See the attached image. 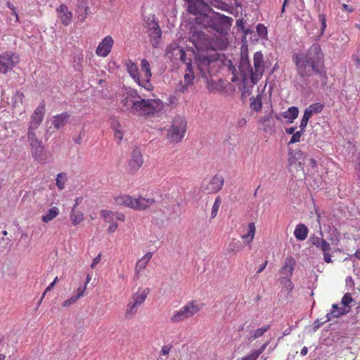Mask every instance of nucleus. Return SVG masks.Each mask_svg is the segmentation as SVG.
Listing matches in <instances>:
<instances>
[{"label": "nucleus", "instance_id": "nucleus-31", "mask_svg": "<svg viewBox=\"0 0 360 360\" xmlns=\"http://www.w3.org/2000/svg\"><path fill=\"white\" fill-rule=\"evenodd\" d=\"M35 129L36 128L29 127L27 131V139L31 146H39V144L41 143L34 131Z\"/></svg>", "mask_w": 360, "mask_h": 360}, {"label": "nucleus", "instance_id": "nucleus-18", "mask_svg": "<svg viewBox=\"0 0 360 360\" xmlns=\"http://www.w3.org/2000/svg\"><path fill=\"white\" fill-rule=\"evenodd\" d=\"M32 147V157L39 162L43 164L48 163L49 161L46 160L44 157V146L41 143L39 144V146H31Z\"/></svg>", "mask_w": 360, "mask_h": 360}, {"label": "nucleus", "instance_id": "nucleus-26", "mask_svg": "<svg viewBox=\"0 0 360 360\" xmlns=\"http://www.w3.org/2000/svg\"><path fill=\"white\" fill-rule=\"evenodd\" d=\"M250 108L251 110L259 112L262 110V94H258L256 97H251L250 98Z\"/></svg>", "mask_w": 360, "mask_h": 360}, {"label": "nucleus", "instance_id": "nucleus-22", "mask_svg": "<svg viewBox=\"0 0 360 360\" xmlns=\"http://www.w3.org/2000/svg\"><path fill=\"white\" fill-rule=\"evenodd\" d=\"M115 202L118 205L125 206L134 209L135 198L130 195H120L115 198Z\"/></svg>", "mask_w": 360, "mask_h": 360}, {"label": "nucleus", "instance_id": "nucleus-9", "mask_svg": "<svg viewBox=\"0 0 360 360\" xmlns=\"http://www.w3.org/2000/svg\"><path fill=\"white\" fill-rule=\"evenodd\" d=\"M253 77H250V81L253 84H257L264 72V56L261 51H257L253 56Z\"/></svg>", "mask_w": 360, "mask_h": 360}, {"label": "nucleus", "instance_id": "nucleus-50", "mask_svg": "<svg viewBox=\"0 0 360 360\" xmlns=\"http://www.w3.org/2000/svg\"><path fill=\"white\" fill-rule=\"evenodd\" d=\"M318 248H320L323 252L330 251L331 248L330 244L325 239H323V240L321 241V243Z\"/></svg>", "mask_w": 360, "mask_h": 360}, {"label": "nucleus", "instance_id": "nucleus-51", "mask_svg": "<svg viewBox=\"0 0 360 360\" xmlns=\"http://www.w3.org/2000/svg\"><path fill=\"white\" fill-rule=\"evenodd\" d=\"M309 119L310 118L306 116V115L304 113L300 124V129L302 130V131H305V128L307 126Z\"/></svg>", "mask_w": 360, "mask_h": 360}, {"label": "nucleus", "instance_id": "nucleus-30", "mask_svg": "<svg viewBox=\"0 0 360 360\" xmlns=\"http://www.w3.org/2000/svg\"><path fill=\"white\" fill-rule=\"evenodd\" d=\"M58 214V208L53 207L51 208L46 214L42 216L41 220L43 222L47 223L56 218Z\"/></svg>", "mask_w": 360, "mask_h": 360}, {"label": "nucleus", "instance_id": "nucleus-61", "mask_svg": "<svg viewBox=\"0 0 360 360\" xmlns=\"http://www.w3.org/2000/svg\"><path fill=\"white\" fill-rule=\"evenodd\" d=\"M310 240H311L312 244L314 245L316 248H318L321 243V241L323 240V238H319L316 236H313L311 238Z\"/></svg>", "mask_w": 360, "mask_h": 360}, {"label": "nucleus", "instance_id": "nucleus-60", "mask_svg": "<svg viewBox=\"0 0 360 360\" xmlns=\"http://www.w3.org/2000/svg\"><path fill=\"white\" fill-rule=\"evenodd\" d=\"M79 8L81 10H84L85 14H87V11L89 9L87 3L85 0H79Z\"/></svg>", "mask_w": 360, "mask_h": 360}, {"label": "nucleus", "instance_id": "nucleus-47", "mask_svg": "<svg viewBox=\"0 0 360 360\" xmlns=\"http://www.w3.org/2000/svg\"><path fill=\"white\" fill-rule=\"evenodd\" d=\"M148 264V262L145 260H143L142 258L141 259H139L137 262H136V267H135V271H136V274H139L140 272V271L146 268V266H147Z\"/></svg>", "mask_w": 360, "mask_h": 360}, {"label": "nucleus", "instance_id": "nucleus-27", "mask_svg": "<svg viewBox=\"0 0 360 360\" xmlns=\"http://www.w3.org/2000/svg\"><path fill=\"white\" fill-rule=\"evenodd\" d=\"M150 292V289L148 288H145L141 293H136L134 295L132 299L133 302L138 304L139 306L141 305L146 300L147 295Z\"/></svg>", "mask_w": 360, "mask_h": 360}, {"label": "nucleus", "instance_id": "nucleus-45", "mask_svg": "<svg viewBox=\"0 0 360 360\" xmlns=\"http://www.w3.org/2000/svg\"><path fill=\"white\" fill-rule=\"evenodd\" d=\"M353 301L352 295L349 292H347L344 295L341 300V303L343 304L344 307H351L349 305L350 303Z\"/></svg>", "mask_w": 360, "mask_h": 360}, {"label": "nucleus", "instance_id": "nucleus-8", "mask_svg": "<svg viewBox=\"0 0 360 360\" xmlns=\"http://www.w3.org/2000/svg\"><path fill=\"white\" fill-rule=\"evenodd\" d=\"M238 69L240 72V75L244 83L248 77L250 78V77H253L254 75L253 68L250 65L247 49H241Z\"/></svg>", "mask_w": 360, "mask_h": 360}, {"label": "nucleus", "instance_id": "nucleus-40", "mask_svg": "<svg viewBox=\"0 0 360 360\" xmlns=\"http://www.w3.org/2000/svg\"><path fill=\"white\" fill-rule=\"evenodd\" d=\"M319 20L321 23L320 30H319V37H321L324 31L326 28V16L324 14H319L318 16Z\"/></svg>", "mask_w": 360, "mask_h": 360}, {"label": "nucleus", "instance_id": "nucleus-25", "mask_svg": "<svg viewBox=\"0 0 360 360\" xmlns=\"http://www.w3.org/2000/svg\"><path fill=\"white\" fill-rule=\"evenodd\" d=\"M299 115V109L296 106H291L288 109L282 112L281 115L286 119H289V123H292L293 120H295Z\"/></svg>", "mask_w": 360, "mask_h": 360}, {"label": "nucleus", "instance_id": "nucleus-20", "mask_svg": "<svg viewBox=\"0 0 360 360\" xmlns=\"http://www.w3.org/2000/svg\"><path fill=\"white\" fill-rule=\"evenodd\" d=\"M127 68L130 76L134 79L137 84H141V79L139 74V69L137 65L131 60H129L127 63Z\"/></svg>", "mask_w": 360, "mask_h": 360}, {"label": "nucleus", "instance_id": "nucleus-58", "mask_svg": "<svg viewBox=\"0 0 360 360\" xmlns=\"http://www.w3.org/2000/svg\"><path fill=\"white\" fill-rule=\"evenodd\" d=\"M134 101H131V100L128 99V98H125L122 100L121 103H122L123 106L127 109V110H129L133 113V111L131 110V103Z\"/></svg>", "mask_w": 360, "mask_h": 360}, {"label": "nucleus", "instance_id": "nucleus-11", "mask_svg": "<svg viewBox=\"0 0 360 360\" xmlns=\"http://www.w3.org/2000/svg\"><path fill=\"white\" fill-rule=\"evenodd\" d=\"M187 4V11L194 15H199V17L206 15V12L211 9L205 1L184 0Z\"/></svg>", "mask_w": 360, "mask_h": 360}, {"label": "nucleus", "instance_id": "nucleus-44", "mask_svg": "<svg viewBox=\"0 0 360 360\" xmlns=\"http://www.w3.org/2000/svg\"><path fill=\"white\" fill-rule=\"evenodd\" d=\"M256 29L259 37L265 38L267 36V28L263 24H258Z\"/></svg>", "mask_w": 360, "mask_h": 360}, {"label": "nucleus", "instance_id": "nucleus-19", "mask_svg": "<svg viewBox=\"0 0 360 360\" xmlns=\"http://www.w3.org/2000/svg\"><path fill=\"white\" fill-rule=\"evenodd\" d=\"M324 105L321 103H314L307 108L304 110V113L306 115V116L311 118L312 115L321 112L324 109Z\"/></svg>", "mask_w": 360, "mask_h": 360}, {"label": "nucleus", "instance_id": "nucleus-37", "mask_svg": "<svg viewBox=\"0 0 360 360\" xmlns=\"http://www.w3.org/2000/svg\"><path fill=\"white\" fill-rule=\"evenodd\" d=\"M101 216L103 218L104 221L107 223L111 224L115 221L114 212L102 210L101 211Z\"/></svg>", "mask_w": 360, "mask_h": 360}, {"label": "nucleus", "instance_id": "nucleus-55", "mask_svg": "<svg viewBox=\"0 0 360 360\" xmlns=\"http://www.w3.org/2000/svg\"><path fill=\"white\" fill-rule=\"evenodd\" d=\"M127 95L131 98H141V96L139 94L138 91L134 89L129 88L127 91Z\"/></svg>", "mask_w": 360, "mask_h": 360}, {"label": "nucleus", "instance_id": "nucleus-42", "mask_svg": "<svg viewBox=\"0 0 360 360\" xmlns=\"http://www.w3.org/2000/svg\"><path fill=\"white\" fill-rule=\"evenodd\" d=\"M220 204H221V198H220V197H217L214 200V202L212 205V212H211V218L213 219L217 216Z\"/></svg>", "mask_w": 360, "mask_h": 360}, {"label": "nucleus", "instance_id": "nucleus-6", "mask_svg": "<svg viewBox=\"0 0 360 360\" xmlns=\"http://www.w3.org/2000/svg\"><path fill=\"white\" fill-rule=\"evenodd\" d=\"M219 59V53H214L212 56H205L198 54L195 57L194 64L196 66L202 77L207 78V75L209 73V67L210 64Z\"/></svg>", "mask_w": 360, "mask_h": 360}, {"label": "nucleus", "instance_id": "nucleus-29", "mask_svg": "<svg viewBox=\"0 0 360 360\" xmlns=\"http://www.w3.org/2000/svg\"><path fill=\"white\" fill-rule=\"evenodd\" d=\"M152 27L150 28L149 35L150 37L154 39H159L161 37V30L158 25V22H156L154 19L151 21Z\"/></svg>", "mask_w": 360, "mask_h": 360}, {"label": "nucleus", "instance_id": "nucleus-32", "mask_svg": "<svg viewBox=\"0 0 360 360\" xmlns=\"http://www.w3.org/2000/svg\"><path fill=\"white\" fill-rule=\"evenodd\" d=\"M269 328V325H266L262 326V328H257L252 333V335L248 338V340L252 341L262 336Z\"/></svg>", "mask_w": 360, "mask_h": 360}, {"label": "nucleus", "instance_id": "nucleus-59", "mask_svg": "<svg viewBox=\"0 0 360 360\" xmlns=\"http://www.w3.org/2000/svg\"><path fill=\"white\" fill-rule=\"evenodd\" d=\"M321 319H317L314 322V324H313V331L315 332L321 326H322L324 323H326V322H324V321H321Z\"/></svg>", "mask_w": 360, "mask_h": 360}, {"label": "nucleus", "instance_id": "nucleus-15", "mask_svg": "<svg viewBox=\"0 0 360 360\" xmlns=\"http://www.w3.org/2000/svg\"><path fill=\"white\" fill-rule=\"evenodd\" d=\"M56 11L61 23L65 26L69 25L72 22V13L68 11V6L61 4Z\"/></svg>", "mask_w": 360, "mask_h": 360}, {"label": "nucleus", "instance_id": "nucleus-16", "mask_svg": "<svg viewBox=\"0 0 360 360\" xmlns=\"http://www.w3.org/2000/svg\"><path fill=\"white\" fill-rule=\"evenodd\" d=\"M224 185V179L218 175H215L212 177L210 182L206 187L210 193H217L220 191Z\"/></svg>", "mask_w": 360, "mask_h": 360}, {"label": "nucleus", "instance_id": "nucleus-1", "mask_svg": "<svg viewBox=\"0 0 360 360\" xmlns=\"http://www.w3.org/2000/svg\"><path fill=\"white\" fill-rule=\"evenodd\" d=\"M324 55L319 44H312L304 53H294L292 56L296 67L299 82L297 89L307 96L319 87V82L323 89L328 82V75L324 65Z\"/></svg>", "mask_w": 360, "mask_h": 360}, {"label": "nucleus", "instance_id": "nucleus-36", "mask_svg": "<svg viewBox=\"0 0 360 360\" xmlns=\"http://www.w3.org/2000/svg\"><path fill=\"white\" fill-rule=\"evenodd\" d=\"M255 234V225L254 222H250L248 224V232L247 234L243 235L242 236L243 238H248L249 240L247 241V243H250L252 241L254 236Z\"/></svg>", "mask_w": 360, "mask_h": 360}, {"label": "nucleus", "instance_id": "nucleus-5", "mask_svg": "<svg viewBox=\"0 0 360 360\" xmlns=\"http://www.w3.org/2000/svg\"><path fill=\"white\" fill-rule=\"evenodd\" d=\"M200 310V307L196 304V301H191L176 311L171 317L172 323H179L193 316Z\"/></svg>", "mask_w": 360, "mask_h": 360}, {"label": "nucleus", "instance_id": "nucleus-4", "mask_svg": "<svg viewBox=\"0 0 360 360\" xmlns=\"http://www.w3.org/2000/svg\"><path fill=\"white\" fill-rule=\"evenodd\" d=\"M187 122L185 117L176 116L167 130V139L169 142H180L186 131Z\"/></svg>", "mask_w": 360, "mask_h": 360}, {"label": "nucleus", "instance_id": "nucleus-35", "mask_svg": "<svg viewBox=\"0 0 360 360\" xmlns=\"http://www.w3.org/2000/svg\"><path fill=\"white\" fill-rule=\"evenodd\" d=\"M141 71L144 72L145 78H151L152 73L150 71V64L146 59H142L141 61Z\"/></svg>", "mask_w": 360, "mask_h": 360}, {"label": "nucleus", "instance_id": "nucleus-62", "mask_svg": "<svg viewBox=\"0 0 360 360\" xmlns=\"http://www.w3.org/2000/svg\"><path fill=\"white\" fill-rule=\"evenodd\" d=\"M172 345H164L162 347V349H161V354L162 355H166V354H168L169 352H170L171 349H172Z\"/></svg>", "mask_w": 360, "mask_h": 360}, {"label": "nucleus", "instance_id": "nucleus-3", "mask_svg": "<svg viewBox=\"0 0 360 360\" xmlns=\"http://www.w3.org/2000/svg\"><path fill=\"white\" fill-rule=\"evenodd\" d=\"M162 106L160 99H145L135 101L131 103V110L133 113L140 112L141 115L151 116L158 112Z\"/></svg>", "mask_w": 360, "mask_h": 360}, {"label": "nucleus", "instance_id": "nucleus-41", "mask_svg": "<svg viewBox=\"0 0 360 360\" xmlns=\"http://www.w3.org/2000/svg\"><path fill=\"white\" fill-rule=\"evenodd\" d=\"M252 86H248L245 84H243L241 88V100L244 102L246 101L248 96H249L252 94L251 89Z\"/></svg>", "mask_w": 360, "mask_h": 360}, {"label": "nucleus", "instance_id": "nucleus-56", "mask_svg": "<svg viewBox=\"0 0 360 360\" xmlns=\"http://www.w3.org/2000/svg\"><path fill=\"white\" fill-rule=\"evenodd\" d=\"M195 69L196 70V66L194 64V62L192 63L191 60H190L188 63H186V73H194L195 74Z\"/></svg>", "mask_w": 360, "mask_h": 360}, {"label": "nucleus", "instance_id": "nucleus-54", "mask_svg": "<svg viewBox=\"0 0 360 360\" xmlns=\"http://www.w3.org/2000/svg\"><path fill=\"white\" fill-rule=\"evenodd\" d=\"M77 300L78 299L75 295H72L70 298L65 300L63 302L62 306L63 307H68L72 305L73 303H75Z\"/></svg>", "mask_w": 360, "mask_h": 360}, {"label": "nucleus", "instance_id": "nucleus-2", "mask_svg": "<svg viewBox=\"0 0 360 360\" xmlns=\"http://www.w3.org/2000/svg\"><path fill=\"white\" fill-rule=\"evenodd\" d=\"M196 20L207 30L216 32L221 35L227 34L233 22L232 18L216 12L212 8L206 15L198 17Z\"/></svg>", "mask_w": 360, "mask_h": 360}, {"label": "nucleus", "instance_id": "nucleus-39", "mask_svg": "<svg viewBox=\"0 0 360 360\" xmlns=\"http://www.w3.org/2000/svg\"><path fill=\"white\" fill-rule=\"evenodd\" d=\"M273 112L274 111H272L271 113L269 115L261 117L259 120V123L264 125V130L265 131H267L269 130V124H267V122H269L270 120L271 119Z\"/></svg>", "mask_w": 360, "mask_h": 360}, {"label": "nucleus", "instance_id": "nucleus-7", "mask_svg": "<svg viewBox=\"0 0 360 360\" xmlns=\"http://www.w3.org/2000/svg\"><path fill=\"white\" fill-rule=\"evenodd\" d=\"M20 62L18 54L11 51L0 54V73L6 74L12 70Z\"/></svg>", "mask_w": 360, "mask_h": 360}, {"label": "nucleus", "instance_id": "nucleus-38", "mask_svg": "<svg viewBox=\"0 0 360 360\" xmlns=\"http://www.w3.org/2000/svg\"><path fill=\"white\" fill-rule=\"evenodd\" d=\"M56 186L59 189L65 188V182L67 181V175L64 172L59 173L56 177Z\"/></svg>", "mask_w": 360, "mask_h": 360}, {"label": "nucleus", "instance_id": "nucleus-57", "mask_svg": "<svg viewBox=\"0 0 360 360\" xmlns=\"http://www.w3.org/2000/svg\"><path fill=\"white\" fill-rule=\"evenodd\" d=\"M194 73H186L184 77V81L187 84H193Z\"/></svg>", "mask_w": 360, "mask_h": 360}, {"label": "nucleus", "instance_id": "nucleus-10", "mask_svg": "<svg viewBox=\"0 0 360 360\" xmlns=\"http://www.w3.org/2000/svg\"><path fill=\"white\" fill-rule=\"evenodd\" d=\"M288 169L290 172H292L293 169H295L298 171V167L302 169V165L304 164L305 158V154L301 150H293L292 148L288 149Z\"/></svg>", "mask_w": 360, "mask_h": 360}, {"label": "nucleus", "instance_id": "nucleus-48", "mask_svg": "<svg viewBox=\"0 0 360 360\" xmlns=\"http://www.w3.org/2000/svg\"><path fill=\"white\" fill-rule=\"evenodd\" d=\"M138 84L148 91H150L153 89V86L150 83V78H144L142 81L141 80V84Z\"/></svg>", "mask_w": 360, "mask_h": 360}, {"label": "nucleus", "instance_id": "nucleus-21", "mask_svg": "<svg viewBox=\"0 0 360 360\" xmlns=\"http://www.w3.org/2000/svg\"><path fill=\"white\" fill-rule=\"evenodd\" d=\"M69 117L70 115L68 112H63L53 117L52 124L56 129H59L65 126Z\"/></svg>", "mask_w": 360, "mask_h": 360}, {"label": "nucleus", "instance_id": "nucleus-33", "mask_svg": "<svg viewBox=\"0 0 360 360\" xmlns=\"http://www.w3.org/2000/svg\"><path fill=\"white\" fill-rule=\"evenodd\" d=\"M138 307L139 305L134 303V302H129L127 304V307L124 314L125 318L129 319L134 316L135 314L137 312Z\"/></svg>", "mask_w": 360, "mask_h": 360}, {"label": "nucleus", "instance_id": "nucleus-63", "mask_svg": "<svg viewBox=\"0 0 360 360\" xmlns=\"http://www.w3.org/2000/svg\"><path fill=\"white\" fill-rule=\"evenodd\" d=\"M85 290H86L85 285L83 287L80 286L77 288V295H75L77 297V299H79L83 296Z\"/></svg>", "mask_w": 360, "mask_h": 360}, {"label": "nucleus", "instance_id": "nucleus-46", "mask_svg": "<svg viewBox=\"0 0 360 360\" xmlns=\"http://www.w3.org/2000/svg\"><path fill=\"white\" fill-rule=\"evenodd\" d=\"M176 52V55H179V59L184 63H186V53L183 48L177 46L174 49Z\"/></svg>", "mask_w": 360, "mask_h": 360}, {"label": "nucleus", "instance_id": "nucleus-52", "mask_svg": "<svg viewBox=\"0 0 360 360\" xmlns=\"http://www.w3.org/2000/svg\"><path fill=\"white\" fill-rule=\"evenodd\" d=\"M259 357L258 353L254 350L250 352L247 356H243L242 360H256Z\"/></svg>", "mask_w": 360, "mask_h": 360}, {"label": "nucleus", "instance_id": "nucleus-49", "mask_svg": "<svg viewBox=\"0 0 360 360\" xmlns=\"http://www.w3.org/2000/svg\"><path fill=\"white\" fill-rule=\"evenodd\" d=\"M304 132V131H302V130L295 132L292 135V137L288 143V145L299 142L300 141V137Z\"/></svg>", "mask_w": 360, "mask_h": 360}, {"label": "nucleus", "instance_id": "nucleus-28", "mask_svg": "<svg viewBox=\"0 0 360 360\" xmlns=\"http://www.w3.org/2000/svg\"><path fill=\"white\" fill-rule=\"evenodd\" d=\"M70 219L72 224L76 226L84 220V214L80 211H77L75 207H72L70 213Z\"/></svg>", "mask_w": 360, "mask_h": 360}, {"label": "nucleus", "instance_id": "nucleus-64", "mask_svg": "<svg viewBox=\"0 0 360 360\" xmlns=\"http://www.w3.org/2000/svg\"><path fill=\"white\" fill-rule=\"evenodd\" d=\"M117 227H118L117 222L114 221L110 224V226L108 229V231L109 233H114L116 231V229H117Z\"/></svg>", "mask_w": 360, "mask_h": 360}, {"label": "nucleus", "instance_id": "nucleus-12", "mask_svg": "<svg viewBox=\"0 0 360 360\" xmlns=\"http://www.w3.org/2000/svg\"><path fill=\"white\" fill-rule=\"evenodd\" d=\"M143 159L141 150L139 147H134L131 153L129 160V171L131 174L136 172L143 165Z\"/></svg>", "mask_w": 360, "mask_h": 360}, {"label": "nucleus", "instance_id": "nucleus-43", "mask_svg": "<svg viewBox=\"0 0 360 360\" xmlns=\"http://www.w3.org/2000/svg\"><path fill=\"white\" fill-rule=\"evenodd\" d=\"M242 250H243V245L240 241H237V242L233 241L229 244L230 252H239Z\"/></svg>", "mask_w": 360, "mask_h": 360}, {"label": "nucleus", "instance_id": "nucleus-14", "mask_svg": "<svg viewBox=\"0 0 360 360\" xmlns=\"http://www.w3.org/2000/svg\"><path fill=\"white\" fill-rule=\"evenodd\" d=\"M44 112L45 105L44 103H41L32 114L29 127L37 128L43 120Z\"/></svg>", "mask_w": 360, "mask_h": 360}, {"label": "nucleus", "instance_id": "nucleus-13", "mask_svg": "<svg viewBox=\"0 0 360 360\" xmlns=\"http://www.w3.org/2000/svg\"><path fill=\"white\" fill-rule=\"evenodd\" d=\"M113 42L114 41L110 36L105 37L98 44L96 53L98 56L106 57L111 51Z\"/></svg>", "mask_w": 360, "mask_h": 360}, {"label": "nucleus", "instance_id": "nucleus-23", "mask_svg": "<svg viewBox=\"0 0 360 360\" xmlns=\"http://www.w3.org/2000/svg\"><path fill=\"white\" fill-rule=\"evenodd\" d=\"M309 229L306 225L299 224L294 231L295 237L299 240H304L307 237Z\"/></svg>", "mask_w": 360, "mask_h": 360}, {"label": "nucleus", "instance_id": "nucleus-17", "mask_svg": "<svg viewBox=\"0 0 360 360\" xmlns=\"http://www.w3.org/2000/svg\"><path fill=\"white\" fill-rule=\"evenodd\" d=\"M154 202L155 200L153 198H145L139 196V198H135L134 209L136 210H144Z\"/></svg>", "mask_w": 360, "mask_h": 360}, {"label": "nucleus", "instance_id": "nucleus-34", "mask_svg": "<svg viewBox=\"0 0 360 360\" xmlns=\"http://www.w3.org/2000/svg\"><path fill=\"white\" fill-rule=\"evenodd\" d=\"M332 309L335 311V317L339 318L342 315L348 314L351 310V307H340L337 304H333L332 305Z\"/></svg>", "mask_w": 360, "mask_h": 360}, {"label": "nucleus", "instance_id": "nucleus-24", "mask_svg": "<svg viewBox=\"0 0 360 360\" xmlns=\"http://www.w3.org/2000/svg\"><path fill=\"white\" fill-rule=\"evenodd\" d=\"M295 261L292 257H288L285 259L284 265L282 267L281 273L283 274L292 275Z\"/></svg>", "mask_w": 360, "mask_h": 360}, {"label": "nucleus", "instance_id": "nucleus-53", "mask_svg": "<svg viewBox=\"0 0 360 360\" xmlns=\"http://www.w3.org/2000/svg\"><path fill=\"white\" fill-rule=\"evenodd\" d=\"M192 86V84H187L184 81H181L179 82V90L180 92L184 94L185 92H186L188 90V88L190 86Z\"/></svg>", "mask_w": 360, "mask_h": 360}]
</instances>
